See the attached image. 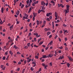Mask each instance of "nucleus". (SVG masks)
<instances>
[{
	"mask_svg": "<svg viewBox=\"0 0 73 73\" xmlns=\"http://www.w3.org/2000/svg\"><path fill=\"white\" fill-rule=\"evenodd\" d=\"M53 56V55L52 54H49L47 56L46 55L43 56L42 57L43 58H47V57L48 58H49V57L51 58L52 57V56Z\"/></svg>",
	"mask_w": 73,
	"mask_h": 73,
	"instance_id": "obj_1",
	"label": "nucleus"
},
{
	"mask_svg": "<svg viewBox=\"0 0 73 73\" xmlns=\"http://www.w3.org/2000/svg\"><path fill=\"white\" fill-rule=\"evenodd\" d=\"M34 35H35L37 37H39L40 36V35H38V33H34Z\"/></svg>",
	"mask_w": 73,
	"mask_h": 73,
	"instance_id": "obj_2",
	"label": "nucleus"
},
{
	"mask_svg": "<svg viewBox=\"0 0 73 73\" xmlns=\"http://www.w3.org/2000/svg\"><path fill=\"white\" fill-rule=\"evenodd\" d=\"M45 3L44 2V1H42L41 2V4L43 5V6H45Z\"/></svg>",
	"mask_w": 73,
	"mask_h": 73,
	"instance_id": "obj_3",
	"label": "nucleus"
},
{
	"mask_svg": "<svg viewBox=\"0 0 73 73\" xmlns=\"http://www.w3.org/2000/svg\"><path fill=\"white\" fill-rule=\"evenodd\" d=\"M52 13H47L46 16L49 17L50 16V15H51Z\"/></svg>",
	"mask_w": 73,
	"mask_h": 73,
	"instance_id": "obj_4",
	"label": "nucleus"
},
{
	"mask_svg": "<svg viewBox=\"0 0 73 73\" xmlns=\"http://www.w3.org/2000/svg\"><path fill=\"white\" fill-rule=\"evenodd\" d=\"M68 58H69V60H70V61H72L73 60V59H72V57H68Z\"/></svg>",
	"mask_w": 73,
	"mask_h": 73,
	"instance_id": "obj_5",
	"label": "nucleus"
},
{
	"mask_svg": "<svg viewBox=\"0 0 73 73\" xmlns=\"http://www.w3.org/2000/svg\"><path fill=\"white\" fill-rule=\"evenodd\" d=\"M14 48H15V49H17L18 48V47L16 46V45H15L14 46Z\"/></svg>",
	"mask_w": 73,
	"mask_h": 73,
	"instance_id": "obj_6",
	"label": "nucleus"
},
{
	"mask_svg": "<svg viewBox=\"0 0 73 73\" xmlns=\"http://www.w3.org/2000/svg\"><path fill=\"white\" fill-rule=\"evenodd\" d=\"M34 16H35V17H36V16L37 15V14L36 13H33Z\"/></svg>",
	"mask_w": 73,
	"mask_h": 73,
	"instance_id": "obj_7",
	"label": "nucleus"
},
{
	"mask_svg": "<svg viewBox=\"0 0 73 73\" xmlns=\"http://www.w3.org/2000/svg\"><path fill=\"white\" fill-rule=\"evenodd\" d=\"M13 25H12L10 27V30H12L13 29Z\"/></svg>",
	"mask_w": 73,
	"mask_h": 73,
	"instance_id": "obj_8",
	"label": "nucleus"
},
{
	"mask_svg": "<svg viewBox=\"0 0 73 73\" xmlns=\"http://www.w3.org/2000/svg\"><path fill=\"white\" fill-rule=\"evenodd\" d=\"M1 13H4V8L3 7H2L1 9Z\"/></svg>",
	"mask_w": 73,
	"mask_h": 73,
	"instance_id": "obj_9",
	"label": "nucleus"
},
{
	"mask_svg": "<svg viewBox=\"0 0 73 73\" xmlns=\"http://www.w3.org/2000/svg\"><path fill=\"white\" fill-rule=\"evenodd\" d=\"M57 12H56L55 13V16L56 17H57Z\"/></svg>",
	"mask_w": 73,
	"mask_h": 73,
	"instance_id": "obj_10",
	"label": "nucleus"
},
{
	"mask_svg": "<svg viewBox=\"0 0 73 73\" xmlns=\"http://www.w3.org/2000/svg\"><path fill=\"white\" fill-rule=\"evenodd\" d=\"M53 43V41L52 40L50 43L49 44H48V45H49V44H50V45H51V44H52Z\"/></svg>",
	"mask_w": 73,
	"mask_h": 73,
	"instance_id": "obj_11",
	"label": "nucleus"
},
{
	"mask_svg": "<svg viewBox=\"0 0 73 73\" xmlns=\"http://www.w3.org/2000/svg\"><path fill=\"white\" fill-rule=\"evenodd\" d=\"M38 3V1H35L34 2V3L35 4H37Z\"/></svg>",
	"mask_w": 73,
	"mask_h": 73,
	"instance_id": "obj_12",
	"label": "nucleus"
},
{
	"mask_svg": "<svg viewBox=\"0 0 73 73\" xmlns=\"http://www.w3.org/2000/svg\"><path fill=\"white\" fill-rule=\"evenodd\" d=\"M65 11H66L65 12V14H66L67 13H69V10H65Z\"/></svg>",
	"mask_w": 73,
	"mask_h": 73,
	"instance_id": "obj_13",
	"label": "nucleus"
},
{
	"mask_svg": "<svg viewBox=\"0 0 73 73\" xmlns=\"http://www.w3.org/2000/svg\"><path fill=\"white\" fill-rule=\"evenodd\" d=\"M31 60H32V59H30L29 60H27V62H30L31 61Z\"/></svg>",
	"mask_w": 73,
	"mask_h": 73,
	"instance_id": "obj_14",
	"label": "nucleus"
},
{
	"mask_svg": "<svg viewBox=\"0 0 73 73\" xmlns=\"http://www.w3.org/2000/svg\"><path fill=\"white\" fill-rule=\"evenodd\" d=\"M60 59L61 60H62V58H64V56H60Z\"/></svg>",
	"mask_w": 73,
	"mask_h": 73,
	"instance_id": "obj_15",
	"label": "nucleus"
},
{
	"mask_svg": "<svg viewBox=\"0 0 73 73\" xmlns=\"http://www.w3.org/2000/svg\"><path fill=\"white\" fill-rule=\"evenodd\" d=\"M17 16H18V15H19V13H20V11H17Z\"/></svg>",
	"mask_w": 73,
	"mask_h": 73,
	"instance_id": "obj_16",
	"label": "nucleus"
},
{
	"mask_svg": "<svg viewBox=\"0 0 73 73\" xmlns=\"http://www.w3.org/2000/svg\"><path fill=\"white\" fill-rule=\"evenodd\" d=\"M36 23L37 25H39V21L37 20L36 21Z\"/></svg>",
	"mask_w": 73,
	"mask_h": 73,
	"instance_id": "obj_17",
	"label": "nucleus"
},
{
	"mask_svg": "<svg viewBox=\"0 0 73 73\" xmlns=\"http://www.w3.org/2000/svg\"><path fill=\"white\" fill-rule=\"evenodd\" d=\"M29 26L30 28H32V23H31L29 24Z\"/></svg>",
	"mask_w": 73,
	"mask_h": 73,
	"instance_id": "obj_18",
	"label": "nucleus"
},
{
	"mask_svg": "<svg viewBox=\"0 0 73 73\" xmlns=\"http://www.w3.org/2000/svg\"><path fill=\"white\" fill-rule=\"evenodd\" d=\"M50 2L52 4H55V3H54V1H51Z\"/></svg>",
	"mask_w": 73,
	"mask_h": 73,
	"instance_id": "obj_19",
	"label": "nucleus"
},
{
	"mask_svg": "<svg viewBox=\"0 0 73 73\" xmlns=\"http://www.w3.org/2000/svg\"><path fill=\"white\" fill-rule=\"evenodd\" d=\"M42 9H43V10H45V7L44 6H42Z\"/></svg>",
	"mask_w": 73,
	"mask_h": 73,
	"instance_id": "obj_20",
	"label": "nucleus"
},
{
	"mask_svg": "<svg viewBox=\"0 0 73 73\" xmlns=\"http://www.w3.org/2000/svg\"><path fill=\"white\" fill-rule=\"evenodd\" d=\"M47 67H48V65H45V66H44V69H47V68H47Z\"/></svg>",
	"mask_w": 73,
	"mask_h": 73,
	"instance_id": "obj_21",
	"label": "nucleus"
},
{
	"mask_svg": "<svg viewBox=\"0 0 73 73\" xmlns=\"http://www.w3.org/2000/svg\"><path fill=\"white\" fill-rule=\"evenodd\" d=\"M40 12H41V10H39L38 11V13L39 14V13H40Z\"/></svg>",
	"mask_w": 73,
	"mask_h": 73,
	"instance_id": "obj_22",
	"label": "nucleus"
},
{
	"mask_svg": "<svg viewBox=\"0 0 73 73\" xmlns=\"http://www.w3.org/2000/svg\"><path fill=\"white\" fill-rule=\"evenodd\" d=\"M24 7V4H22L21 6V8H23Z\"/></svg>",
	"mask_w": 73,
	"mask_h": 73,
	"instance_id": "obj_23",
	"label": "nucleus"
},
{
	"mask_svg": "<svg viewBox=\"0 0 73 73\" xmlns=\"http://www.w3.org/2000/svg\"><path fill=\"white\" fill-rule=\"evenodd\" d=\"M60 7H62V8H63V7H64V6L62 4H60Z\"/></svg>",
	"mask_w": 73,
	"mask_h": 73,
	"instance_id": "obj_24",
	"label": "nucleus"
},
{
	"mask_svg": "<svg viewBox=\"0 0 73 73\" xmlns=\"http://www.w3.org/2000/svg\"><path fill=\"white\" fill-rule=\"evenodd\" d=\"M31 70H32V71H33V70H34V68H33V67H31Z\"/></svg>",
	"mask_w": 73,
	"mask_h": 73,
	"instance_id": "obj_25",
	"label": "nucleus"
},
{
	"mask_svg": "<svg viewBox=\"0 0 73 73\" xmlns=\"http://www.w3.org/2000/svg\"><path fill=\"white\" fill-rule=\"evenodd\" d=\"M67 65L68 67H69V66L70 65V64H69V63H67Z\"/></svg>",
	"mask_w": 73,
	"mask_h": 73,
	"instance_id": "obj_26",
	"label": "nucleus"
},
{
	"mask_svg": "<svg viewBox=\"0 0 73 73\" xmlns=\"http://www.w3.org/2000/svg\"><path fill=\"white\" fill-rule=\"evenodd\" d=\"M25 69H23L22 70V73H24V71H25Z\"/></svg>",
	"mask_w": 73,
	"mask_h": 73,
	"instance_id": "obj_27",
	"label": "nucleus"
},
{
	"mask_svg": "<svg viewBox=\"0 0 73 73\" xmlns=\"http://www.w3.org/2000/svg\"><path fill=\"white\" fill-rule=\"evenodd\" d=\"M47 34L48 36V35H49L50 34V32H48L47 33Z\"/></svg>",
	"mask_w": 73,
	"mask_h": 73,
	"instance_id": "obj_28",
	"label": "nucleus"
},
{
	"mask_svg": "<svg viewBox=\"0 0 73 73\" xmlns=\"http://www.w3.org/2000/svg\"><path fill=\"white\" fill-rule=\"evenodd\" d=\"M29 0H27V1L26 2L27 3V4H28V3H29Z\"/></svg>",
	"mask_w": 73,
	"mask_h": 73,
	"instance_id": "obj_29",
	"label": "nucleus"
},
{
	"mask_svg": "<svg viewBox=\"0 0 73 73\" xmlns=\"http://www.w3.org/2000/svg\"><path fill=\"white\" fill-rule=\"evenodd\" d=\"M27 46H29V47L30 46V43H28L27 44Z\"/></svg>",
	"mask_w": 73,
	"mask_h": 73,
	"instance_id": "obj_30",
	"label": "nucleus"
},
{
	"mask_svg": "<svg viewBox=\"0 0 73 73\" xmlns=\"http://www.w3.org/2000/svg\"><path fill=\"white\" fill-rule=\"evenodd\" d=\"M58 37V36H57V35H56L54 37L55 39H56V38H57Z\"/></svg>",
	"mask_w": 73,
	"mask_h": 73,
	"instance_id": "obj_31",
	"label": "nucleus"
},
{
	"mask_svg": "<svg viewBox=\"0 0 73 73\" xmlns=\"http://www.w3.org/2000/svg\"><path fill=\"white\" fill-rule=\"evenodd\" d=\"M3 60H5V57L3 56Z\"/></svg>",
	"mask_w": 73,
	"mask_h": 73,
	"instance_id": "obj_32",
	"label": "nucleus"
},
{
	"mask_svg": "<svg viewBox=\"0 0 73 73\" xmlns=\"http://www.w3.org/2000/svg\"><path fill=\"white\" fill-rule=\"evenodd\" d=\"M43 23H44V24H46V21H44Z\"/></svg>",
	"mask_w": 73,
	"mask_h": 73,
	"instance_id": "obj_33",
	"label": "nucleus"
},
{
	"mask_svg": "<svg viewBox=\"0 0 73 73\" xmlns=\"http://www.w3.org/2000/svg\"><path fill=\"white\" fill-rule=\"evenodd\" d=\"M43 42H40L39 43L40 45H41V44H42L43 43Z\"/></svg>",
	"mask_w": 73,
	"mask_h": 73,
	"instance_id": "obj_34",
	"label": "nucleus"
},
{
	"mask_svg": "<svg viewBox=\"0 0 73 73\" xmlns=\"http://www.w3.org/2000/svg\"><path fill=\"white\" fill-rule=\"evenodd\" d=\"M4 67V65H1V68H3Z\"/></svg>",
	"mask_w": 73,
	"mask_h": 73,
	"instance_id": "obj_35",
	"label": "nucleus"
},
{
	"mask_svg": "<svg viewBox=\"0 0 73 73\" xmlns=\"http://www.w3.org/2000/svg\"><path fill=\"white\" fill-rule=\"evenodd\" d=\"M52 37V35H50L49 36V38H51V37Z\"/></svg>",
	"mask_w": 73,
	"mask_h": 73,
	"instance_id": "obj_36",
	"label": "nucleus"
},
{
	"mask_svg": "<svg viewBox=\"0 0 73 73\" xmlns=\"http://www.w3.org/2000/svg\"><path fill=\"white\" fill-rule=\"evenodd\" d=\"M41 40V38H40V39H38V43L39 42V41Z\"/></svg>",
	"mask_w": 73,
	"mask_h": 73,
	"instance_id": "obj_37",
	"label": "nucleus"
},
{
	"mask_svg": "<svg viewBox=\"0 0 73 73\" xmlns=\"http://www.w3.org/2000/svg\"><path fill=\"white\" fill-rule=\"evenodd\" d=\"M31 33H29V36H31Z\"/></svg>",
	"mask_w": 73,
	"mask_h": 73,
	"instance_id": "obj_38",
	"label": "nucleus"
},
{
	"mask_svg": "<svg viewBox=\"0 0 73 73\" xmlns=\"http://www.w3.org/2000/svg\"><path fill=\"white\" fill-rule=\"evenodd\" d=\"M44 30L46 32L48 31V29L46 28H45L44 29Z\"/></svg>",
	"mask_w": 73,
	"mask_h": 73,
	"instance_id": "obj_39",
	"label": "nucleus"
},
{
	"mask_svg": "<svg viewBox=\"0 0 73 73\" xmlns=\"http://www.w3.org/2000/svg\"><path fill=\"white\" fill-rule=\"evenodd\" d=\"M58 52L59 53H61V50H60L58 51Z\"/></svg>",
	"mask_w": 73,
	"mask_h": 73,
	"instance_id": "obj_40",
	"label": "nucleus"
},
{
	"mask_svg": "<svg viewBox=\"0 0 73 73\" xmlns=\"http://www.w3.org/2000/svg\"><path fill=\"white\" fill-rule=\"evenodd\" d=\"M33 43L32 44H31V46L32 48H33Z\"/></svg>",
	"mask_w": 73,
	"mask_h": 73,
	"instance_id": "obj_41",
	"label": "nucleus"
},
{
	"mask_svg": "<svg viewBox=\"0 0 73 73\" xmlns=\"http://www.w3.org/2000/svg\"><path fill=\"white\" fill-rule=\"evenodd\" d=\"M63 27H66V26H67V25H66L65 24H64L63 25Z\"/></svg>",
	"mask_w": 73,
	"mask_h": 73,
	"instance_id": "obj_42",
	"label": "nucleus"
},
{
	"mask_svg": "<svg viewBox=\"0 0 73 73\" xmlns=\"http://www.w3.org/2000/svg\"><path fill=\"white\" fill-rule=\"evenodd\" d=\"M47 20H48V21H50V19H49V18H47Z\"/></svg>",
	"mask_w": 73,
	"mask_h": 73,
	"instance_id": "obj_43",
	"label": "nucleus"
},
{
	"mask_svg": "<svg viewBox=\"0 0 73 73\" xmlns=\"http://www.w3.org/2000/svg\"><path fill=\"white\" fill-rule=\"evenodd\" d=\"M5 54L6 55H7V54H8V52L6 51L5 53Z\"/></svg>",
	"mask_w": 73,
	"mask_h": 73,
	"instance_id": "obj_44",
	"label": "nucleus"
},
{
	"mask_svg": "<svg viewBox=\"0 0 73 73\" xmlns=\"http://www.w3.org/2000/svg\"><path fill=\"white\" fill-rule=\"evenodd\" d=\"M65 49L66 50H68V48L67 47H66L65 48Z\"/></svg>",
	"mask_w": 73,
	"mask_h": 73,
	"instance_id": "obj_45",
	"label": "nucleus"
},
{
	"mask_svg": "<svg viewBox=\"0 0 73 73\" xmlns=\"http://www.w3.org/2000/svg\"><path fill=\"white\" fill-rule=\"evenodd\" d=\"M49 5L50 7H51V6H52V4H51L50 3H49Z\"/></svg>",
	"mask_w": 73,
	"mask_h": 73,
	"instance_id": "obj_46",
	"label": "nucleus"
},
{
	"mask_svg": "<svg viewBox=\"0 0 73 73\" xmlns=\"http://www.w3.org/2000/svg\"><path fill=\"white\" fill-rule=\"evenodd\" d=\"M35 58H37V59H38V56H35Z\"/></svg>",
	"mask_w": 73,
	"mask_h": 73,
	"instance_id": "obj_47",
	"label": "nucleus"
},
{
	"mask_svg": "<svg viewBox=\"0 0 73 73\" xmlns=\"http://www.w3.org/2000/svg\"><path fill=\"white\" fill-rule=\"evenodd\" d=\"M25 16L26 17H28V15L26 14H25Z\"/></svg>",
	"mask_w": 73,
	"mask_h": 73,
	"instance_id": "obj_48",
	"label": "nucleus"
},
{
	"mask_svg": "<svg viewBox=\"0 0 73 73\" xmlns=\"http://www.w3.org/2000/svg\"><path fill=\"white\" fill-rule=\"evenodd\" d=\"M42 46H43V47L44 48H45V47H46V46H45V45H42Z\"/></svg>",
	"mask_w": 73,
	"mask_h": 73,
	"instance_id": "obj_49",
	"label": "nucleus"
},
{
	"mask_svg": "<svg viewBox=\"0 0 73 73\" xmlns=\"http://www.w3.org/2000/svg\"><path fill=\"white\" fill-rule=\"evenodd\" d=\"M45 25V24H44L42 26V28H43V27H44Z\"/></svg>",
	"mask_w": 73,
	"mask_h": 73,
	"instance_id": "obj_50",
	"label": "nucleus"
},
{
	"mask_svg": "<svg viewBox=\"0 0 73 73\" xmlns=\"http://www.w3.org/2000/svg\"><path fill=\"white\" fill-rule=\"evenodd\" d=\"M42 65L43 66H45V64L44 63H43L42 64Z\"/></svg>",
	"mask_w": 73,
	"mask_h": 73,
	"instance_id": "obj_51",
	"label": "nucleus"
},
{
	"mask_svg": "<svg viewBox=\"0 0 73 73\" xmlns=\"http://www.w3.org/2000/svg\"><path fill=\"white\" fill-rule=\"evenodd\" d=\"M34 47H35V48H37V47H38V46H36V45H34Z\"/></svg>",
	"mask_w": 73,
	"mask_h": 73,
	"instance_id": "obj_52",
	"label": "nucleus"
},
{
	"mask_svg": "<svg viewBox=\"0 0 73 73\" xmlns=\"http://www.w3.org/2000/svg\"><path fill=\"white\" fill-rule=\"evenodd\" d=\"M24 48H26V49H27V48H28V46H26Z\"/></svg>",
	"mask_w": 73,
	"mask_h": 73,
	"instance_id": "obj_53",
	"label": "nucleus"
},
{
	"mask_svg": "<svg viewBox=\"0 0 73 73\" xmlns=\"http://www.w3.org/2000/svg\"><path fill=\"white\" fill-rule=\"evenodd\" d=\"M49 19H52V16H50L49 17Z\"/></svg>",
	"mask_w": 73,
	"mask_h": 73,
	"instance_id": "obj_54",
	"label": "nucleus"
},
{
	"mask_svg": "<svg viewBox=\"0 0 73 73\" xmlns=\"http://www.w3.org/2000/svg\"><path fill=\"white\" fill-rule=\"evenodd\" d=\"M19 23H20V22L19 21H17V24H19Z\"/></svg>",
	"mask_w": 73,
	"mask_h": 73,
	"instance_id": "obj_55",
	"label": "nucleus"
},
{
	"mask_svg": "<svg viewBox=\"0 0 73 73\" xmlns=\"http://www.w3.org/2000/svg\"><path fill=\"white\" fill-rule=\"evenodd\" d=\"M67 40H68V39H67V38L66 37L65 38V41H66Z\"/></svg>",
	"mask_w": 73,
	"mask_h": 73,
	"instance_id": "obj_56",
	"label": "nucleus"
},
{
	"mask_svg": "<svg viewBox=\"0 0 73 73\" xmlns=\"http://www.w3.org/2000/svg\"><path fill=\"white\" fill-rule=\"evenodd\" d=\"M58 5L59 7H60V6H61L60 4V5L59 4H58Z\"/></svg>",
	"mask_w": 73,
	"mask_h": 73,
	"instance_id": "obj_57",
	"label": "nucleus"
},
{
	"mask_svg": "<svg viewBox=\"0 0 73 73\" xmlns=\"http://www.w3.org/2000/svg\"><path fill=\"white\" fill-rule=\"evenodd\" d=\"M21 5H22V3H20L19 5V6L20 7L21 6Z\"/></svg>",
	"mask_w": 73,
	"mask_h": 73,
	"instance_id": "obj_58",
	"label": "nucleus"
},
{
	"mask_svg": "<svg viewBox=\"0 0 73 73\" xmlns=\"http://www.w3.org/2000/svg\"><path fill=\"white\" fill-rule=\"evenodd\" d=\"M20 16L21 17V18H22V15H21V14H20Z\"/></svg>",
	"mask_w": 73,
	"mask_h": 73,
	"instance_id": "obj_59",
	"label": "nucleus"
},
{
	"mask_svg": "<svg viewBox=\"0 0 73 73\" xmlns=\"http://www.w3.org/2000/svg\"><path fill=\"white\" fill-rule=\"evenodd\" d=\"M59 41L60 42H61V39L60 38H59Z\"/></svg>",
	"mask_w": 73,
	"mask_h": 73,
	"instance_id": "obj_60",
	"label": "nucleus"
},
{
	"mask_svg": "<svg viewBox=\"0 0 73 73\" xmlns=\"http://www.w3.org/2000/svg\"><path fill=\"white\" fill-rule=\"evenodd\" d=\"M21 64V62H18V64H19V65H20V64Z\"/></svg>",
	"mask_w": 73,
	"mask_h": 73,
	"instance_id": "obj_61",
	"label": "nucleus"
},
{
	"mask_svg": "<svg viewBox=\"0 0 73 73\" xmlns=\"http://www.w3.org/2000/svg\"><path fill=\"white\" fill-rule=\"evenodd\" d=\"M32 2V0H30L29 3H31Z\"/></svg>",
	"mask_w": 73,
	"mask_h": 73,
	"instance_id": "obj_62",
	"label": "nucleus"
},
{
	"mask_svg": "<svg viewBox=\"0 0 73 73\" xmlns=\"http://www.w3.org/2000/svg\"><path fill=\"white\" fill-rule=\"evenodd\" d=\"M66 7H67V8H69L70 7L68 5H67Z\"/></svg>",
	"mask_w": 73,
	"mask_h": 73,
	"instance_id": "obj_63",
	"label": "nucleus"
},
{
	"mask_svg": "<svg viewBox=\"0 0 73 73\" xmlns=\"http://www.w3.org/2000/svg\"><path fill=\"white\" fill-rule=\"evenodd\" d=\"M11 73H13V71L11 70Z\"/></svg>",
	"mask_w": 73,
	"mask_h": 73,
	"instance_id": "obj_64",
	"label": "nucleus"
}]
</instances>
